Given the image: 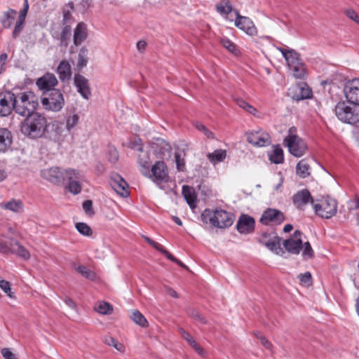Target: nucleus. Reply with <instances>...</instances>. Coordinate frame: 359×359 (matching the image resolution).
<instances>
[{
	"mask_svg": "<svg viewBox=\"0 0 359 359\" xmlns=\"http://www.w3.org/2000/svg\"><path fill=\"white\" fill-rule=\"evenodd\" d=\"M158 251H159L162 254H163L170 261H172L173 262L177 261V258H175L171 253H170L167 250H165L162 245L161 247V250H158Z\"/></svg>",
	"mask_w": 359,
	"mask_h": 359,
	"instance_id": "nucleus-62",
	"label": "nucleus"
},
{
	"mask_svg": "<svg viewBox=\"0 0 359 359\" xmlns=\"http://www.w3.org/2000/svg\"><path fill=\"white\" fill-rule=\"evenodd\" d=\"M13 93L8 92L7 93H0V116H7L13 110Z\"/></svg>",
	"mask_w": 359,
	"mask_h": 359,
	"instance_id": "nucleus-19",
	"label": "nucleus"
},
{
	"mask_svg": "<svg viewBox=\"0 0 359 359\" xmlns=\"http://www.w3.org/2000/svg\"><path fill=\"white\" fill-rule=\"evenodd\" d=\"M283 246L288 252L298 255L302 249V241L300 238L297 240L289 238L283 242Z\"/></svg>",
	"mask_w": 359,
	"mask_h": 359,
	"instance_id": "nucleus-26",
	"label": "nucleus"
},
{
	"mask_svg": "<svg viewBox=\"0 0 359 359\" xmlns=\"http://www.w3.org/2000/svg\"><path fill=\"white\" fill-rule=\"evenodd\" d=\"M137 163L141 173L144 176L150 175V158L147 152L141 151L137 157Z\"/></svg>",
	"mask_w": 359,
	"mask_h": 359,
	"instance_id": "nucleus-24",
	"label": "nucleus"
},
{
	"mask_svg": "<svg viewBox=\"0 0 359 359\" xmlns=\"http://www.w3.org/2000/svg\"><path fill=\"white\" fill-rule=\"evenodd\" d=\"M57 83V79L53 74L46 73L36 80V84L39 89L47 92L48 90H52Z\"/></svg>",
	"mask_w": 359,
	"mask_h": 359,
	"instance_id": "nucleus-20",
	"label": "nucleus"
},
{
	"mask_svg": "<svg viewBox=\"0 0 359 359\" xmlns=\"http://www.w3.org/2000/svg\"><path fill=\"white\" fill-rule=\"evenodd\" d=\"M194 126L196 129L202 131L208 138L214 139L213 133L209 130L203 124L199 122H196Z\"/></svg>",
	"mask_w": 359,
	"mask_h": 359,
	"instance_id": "nucleus-48",
	"label": "nucleus"
},
{
	"mask_svg": "<svg viewBox=\"0 0 359 359\" xmlns=\"http://www.w3.org/2000/svg\"><path fill=\"white\" fill-rule=\"evenodd\" d=\"M156 184L168 182L169 175L165 163L163 161H156L150 170V175L147 176Z\"/></svg>",
	"mask_w": 359,
	"mask_h": 359,
	"instance_id": "nucleus-9",
	"label": "nucleus"
},
{
	"mask_svg": "<svg viewBox=\"0 0 359 359\" xmlns=\"http://www.w3.org/2000/svg\"><path fill=\"white\" fill-rule=\"evenodd\" d=\"M185 154L182 155L180 153L175 154V163L177 165V169L180 172H183L185 170V161L184 156Z\"/></svg>",
	"mask_w": 359,
	"mask_h": 359,
	"instance_id": "nucleus-46",
	"label": "nucleus"
},
{
	"mask_svg": "<svg viewBox=\"0 0 359 359\" xmlns=\"http://www.w3.org/2000/svg\"><path fill=\"white\" fill-rule=\"evenodd\" d=\"M71 26L69 25H66L61 32L60 39V46L67 47L69 44V41L70 40L71 36Z\"/></svg>",
	"mask_w": 359,
	"mask_h": 359,
	"instance_id": "nucleus-36",
	"label": "nucleus"
},
{
	"mask_svg": "<svg viewBox=\"0 0 359 359\" xmlns=\"http://www.w3.org/2000/svg\"><path fill=\"white\" fill-rule=\"evenodd\" d=\"M41 176L44 180L54 184H60L65 181L64 171H62L57 167L42 170L41 171Z\"/></svg>",
	"mask_w": 359,
	"mask_h": 359,
	"instance_id": "nucleus-11",
	"label": "nucleus"
},
{
	"mask_svg": "<svg viewBox=\"0 0 359 359\" xmlns=\"http://www.w3.org/2000/svg\"><path fill=\"white\" fill-rule=\"evenodd\" d=\"M1 208L8 210L14 212H21L23 211V204L19 200L13 199L6 203H0Z\"/></svg>",
	"mask_w": 359,
	"mask_h": 359,
	"instance_id": "nucleus-29",
	"label": "nucleus"
},
{
	"mask_svg": "<svg viewBox=\"0 0 359 359\" xmlns=\"http://www.w3.org/2000/svg\"><path fill=\"white\" fill-rule=\"evenodd\" d=\"M236 14L235 25L246 34L254 36L257 34V29L253 22L248 17L240 15L237 10L234 11Z\"/></svg>",
	"mask_w": 359,
	"mask_h": 359,
	"instance_id": "nucleus-12",
	"label": "nucleus"
},
{
	"mask_svg": "<svg viewBox=\"0 0 359 359\" xmlns=\"http://www.w3.org/2000/svg\"><path fill=\"white\" fill-rule=\"evenodd\" d=\"M79 117L77 114H74L69 116L67 120L66 127L67 129L69 131L71 130L75 126L77 125L79 122Z\"/></svg>",
	"mask_w": 359,
	"mask_h": 359,
	"instance_id": "nucleus-49",
	"label": "nucleus"
},
{
	"mask_svg": "<svg viewBox=\"0 0 359 359\" xmlns=\"http://www.w3.org/2000/svg\"><path fill=\"white\" fill-rule=\"evenodd\" d=\"M313 208L317 215L322 218L329 219L337 213V203L334 199L327 198L322 201L321 203H314Z\"/></svg>",
	"mask_w": 359,
	"mask_h": 359,
	"instance_id": "nucleus-8",
	"label": "nucleus"
},
{
	"mask_svg": "<svg viewBox=\"0 0 359 359\" xmlns=\"http://www.w3.org/2000/svg\"><path fill=\"white\" fill-rule=\"evenodd\" d=\"M226 156V151L224 149H217L212 153H208L207 157L213 164L223 161Z\"/></svg>",
	"mask_w": 359,
	"mask_h": 359,
	"instance_id": "nucleus-32",
	"label": "nucleus"
},
{
	"mask_svg": "<svg viewBox=\"0 0 359 359\" xmlns=\"http://www.w3.org/2000/svg\"><path fill=\"white\" fill-rule=\"evenodd\" d=\"M280 238L276 233H264L260 239V243L278 255L283 252L280 248Z\"/></svg>",
	"mask_w": 359,
	"mask_h": 359,
	"instance_id": "nucleus-14",
	"label": "nucleus"
},
{
	"mask_svg": "<svg viewBox=\"0 0 359 359\" xmlns=\"http://www.w3.org/2000/svg\"><path fill=\"white\" fill-rule=\"evenodd\" d=\"M337 118L344 123L355 125L359 123V104L347 106L345 102H339L335 107Z\"/></svg>",
	"mask_w": 359,
	"mask_h": 359,
	"instance_id": "nucleus-4",
	"label": "nucleus"
},
{
	"mask_svg": "<svg viewBox=\"0 0 359 359\" xmlns=\"http://www.w3.org/2000/svg\"><path fill=\"white\" fill-rule=\"evenodd\" d=\"M182 194L190 208H194L196 203V195L194 189L189 186H183Z\"/></svg>",
	"mask_w": 359,
	"mask_h": 359,
	"instance_id": "nucleus-28",
	"label": "nucleus"
},
{
	"mask_svg": "<svg viewBox=\"0 0 359 359\" xmlns=\"http://www.w3.org/2000/svg\"><path fill=\"white\" fill-rule=\"evenodd\" d=\"M300 282L306 285H309L311 283V274L309 272L301 273L299 275Z\"/></svg>",
	"mask_w": 359,
	"mask_h": 359,
	"instance_id": "nucleus-54",
	"label": "nucleus"
},
{
	"mask_svg": "<svg viewBox=\"0 0 359 359\" xmlns=\"http://www.w3.org/2000/svg\"><path fill=\"white\" fill-rule=\"evenodd\" d=\"M130 147L133 149H137L140 152L143 151L142 145L141 144V140H135L130 143Z\"/></svg>",
	"mask_w": 359,
	"mask_h": 359,
	"instance_id": "nucleus-63",
	"label": "nucleus"
},
{
	"mask_svg": "<svg viewBox=\"0 0 359 359\" xmlns=\"http://www.w3.org/2000/svg\"><path fill=\"white\" fill-rule=\"evenodd\" d=\"M74 84L81 95L84 99L88 100L91 96L88 80L81 74H76L74 76Z\"/></svg>",
	"mask_w": 359,
	"mask_h": 359,
	"instance_id": "nucleus-21",
	"label": "nucleus"
},
{
	"mask_svg": "<svg viewBox=\"0 0 359 359\" xmlns=\"http://www.w3.org/2000/svg\"><path fill=\"white\" fill-rule=\"evenodd\" d=\"M234 215L222 209H205L201 214V219L205 223L218 229H225L231 226L234 221Z\"/></svg>",
	"mask_w": 359,
	"mask_h": 359,
	"instance_id": "nucleus-3",
	"label": "nucleus"
},
{
	"mask_svg": "<svg viewBox=\"0 0 359 359\" xmlns=\"http://www.w3.org/2000/svg\"><path fill=\"white\" fill-rule=\"evenodd\" d=\"M88 36L87 25L83 22H79L74 32L73 41L76 46L81 45Z\"/></svg>",
	"mask_w": 359,
	"mask_h": 359,
	"instance_id": "nucleus-22",
	"label": "nucleus"
},
{
	"mask_svg": "<svg viewBox=\"0 0 359 359\" xmlns=\"http://www.w3.org/2000/svg\"><path fill=\"white\" fill-rule=\"evenodd\" d=\"M285 60H286L289 67L294 65H297L299 62H302L299 53H298L294 49H290V51H289L287 55L285 56Z\"/></svg>",
	"mask_w": 359,
	"mask_h": 359,
	"instance_id": "nucleus-35",
	"label": "nucleus"
},
{
	"mask_svg": "<svg viewBox=\"0 0 359 359\" xmlns=\"http://www.w3.org/2000/svg\"><path fill=\"white\" fill-rule=\"evenodd\" d=\"M65 180L68 181V189L74 194H78L81 191V182L84 181L85 177L82 172L67 169L64 170Z\"/></svg>",
	"mask_w": 359,
	"mask_h": 359,
	"instance_id": "nucleus-7",
	"label": "nucleus"
},
{
	"mask_svg": "<svg viewBox=\"0 0 359 359\" xmlns=\"http://www.w3.org/2000/svg\"><path fill=\"white\" fill-rule=\"evenodd\" d=\"M48 127L46 117L38 114L33 113L27 116L22 123L20 130L23 135L32 139L41 137Z\"/></svg>",
	"mask_w": 359,
	"mask_h": 359,
	"instance_id": "nucleus-1",
	"label": "nucleus"
},
{
	"mask_svg": "<svg viewBox=\"0 0 359 359\" xmlns=\"http://www.w3.org/2000/svg\"><path fill=\"white\" fill-rule=\"evenodd\" d=\"M255 221L248 215L242 214L236 224V229L240 233L249 234L255 230Z\"/></svg>",
	"mask_w": 359,
	"mask_h": 359,
	"instance_id": "nucleus-15",
	"label": "nucleus"
},
{
	"mask_svg": "<svg viewBox=\"0 0 359 359\" xmlns=\"http://www.w3.org/2000/svg\"><path fill=\"white\" fill-rule=\"evenodd\" d=\"M103 342L107 345L115 348L117 351L121 353L125 352L124 345L116 341L114 337L111 336H105L103 338Z\"/></svg>",
	"mask_w": 359,
	"mask_h": 359,
	"instance_id": "nucleus-38",
	"label": "nucleus"
},
{
	"mask_svg": "<svg viewBox=\"0 0 359 359\" xmlns=\"http://www.w3.org/2000/svg\"><path fill=\"white\" fill-rule=\"evenodd\" d=\"M296 131L294 127L290 128L289 134L284 139V144L292 155L299 158L305 154L307 146L304 141L295 134Z\"/></svg>",
	"mask_w": 359,
	"mask_h": 359,
	"instance_id": "nucleus-6",
	"label": "nucleus"
},
{
	"mask_svg": "<svg viewBox=\"0 0 359 359\" xmlns=\"http://www.w3.org/2000/svg\"><path fill=\"white\" fill-rule=\"evenodd\" d=\"M292 92L294 93L292 97L297 101L310 98L312 95L311 90L306 85H297L293 88Z\"/></svg>",
	"mask_w": 359,
	"mask_h": 359,
	"instance_id": "nucleus-23",
	"label": "nucleus"
},
{
	"mask_svg": "<svg viewBox=\"0 0 359 359\" xmlns=\"http://www.w3.org/2000/svg\"><path fill=\"white\" fill-rule=\"evenodd\" d=\"M302 256L305 259H311L313 257V250L309 242L304 243V248L302 252Z\"/></svg>",
	"mask_w": 359,
	"mask_h": 359,
	"instance_id": "nucleus-51",
	"label": "nucleus"
},
{
	"mask_svg": "<svg viewBox=\"0 0 359 359\" xmlns=\"http://www.w3.org/2000/svg\"><path fill=\"white\" fill-rule=\"evenodd\" d=\"M110 185L121 196H128V184L121 175L118 174L113 175L110 178Z\"/></svg>",
	"mask_w": 359,
	"mask_h": 359,
	"instance_id": "nucleus-17",
	"label": "nucleus"
},
{
	"mask_svg": "<svg viewBox=\"0 0 359 359\" xmlns=\"http://www.w3.org/2000/svg\"><path fill=\"white\" fill-rule=\"evenodd\" d=\"M13 142L11 133L6 128H0V152L6 151Z\"/></svg>",
	"mask_w": 359,
	"mask_h": 359,
	"instance_id": "nucleus-25",
	"label": "nucleus"
},
{
	"mask_svg": "<svg viewBox=\"0 0 359 359\" xmlns=\"http://www.w3.org/2000/svg\"><path fill=\"white\" fill-rule=\"evenodd\" d=\"M109 161L111 163H115L118 159V153L116 149H110L108 154Z\"/></svg>",
	"mask_w": 359,
	"mask_h": 359,
	"instance_id": "nucleus-59",
	"label": "nucleus"
},
{
	"mask_svg": "<svg viewBox=\"0 0 359 359\" xmlns=\"http://www.w3.org/2000/svg\"><path fill=\"white\" fill-rule=\"evenodd\" d=\"M0 288L10 297H13L11 284L8 281L1 280L0 281Z\"/></svg>",
	"mask_w": 359,
	"mask_h": 359,
	"instance_id": "nucleus-52",
	"label": "nucleus"
},
{
	"mask_svg": "<svg viewBox=\"0 0 359 359\" xmlns=\"http://www.w3.org/2000/svg\"><path fill=\"white\" fill-rule=\"evenodd\" d=\"M13 111L22 116L33 114L39 105L38 97L32 91L13 93Z\"/></svg>",
	"mask_w": 359,
	"mask_h": 359,
	"instance_id": "nucleus-2",
	"label": "nucleus"
},
{
	"mask_svg": "<svg viewBox=\"0 0 359 359\" xmlns=\"http://www.w3.org/2000/svg\"><path fill=\"white\" fill-rule=\"evenodd\" d=\"M57 72L60 80H69L72 75L71 65L67 60H62L57 67Z\"/></svg>",
	"mask_w": 359,
	"mask_h": 359,
	"instance_id": "nucleus-27",
	"label": "nucleus"
},
{
	"mask_svg": "<svg viewBox=\"0 0 359 359\" xmlns=\"http://www.w3.org/2000/svg\"><path fill=\"white\" fill-rule=\"evenodd\" d=\"M77 231L85 236H90L93 234L91 228L86 223L79 222L76 224Z\"/></svg>",
	"mask_w": 359,
	"mask_h": 359,
	"instance_id": "nucleus-44",
	"label": "nucleus"
},
{
	"mask_svg": "<svg viewBox=\"0 0 359 359\" xmlns=\"http://www.w3.org/2000/svg\"><path fill=\"white\" fill-rule=\"evenodd\" d=\"M131 319L137 325L146 327L149 325V323L145 317L137 310H134L131 314Z\"/></svg>",
	"mask_w": 359,
	"mask_h": 359,
	"instance_id": "nucleus-37",
	"label": "nucleus"
},
{
	"mask_svg": "<svg viewBox=\"0 0 359 359\" xmlns=\"http://www.w3.org/2000/svg\"><path fill=\"white\" fill-rule=\"evenodd\" d=\"M95 310L100 314L108 315L112 313L113 307L106 302H101L95 306Z\"/></svg>",
	"mask_w": 359,
	"mask_h": 359,
	"instance_id": "nucleus-39",
	"label": "nucleus"
},
{
	"mask_svg": "<svg viewBox=\"0 0 359 359\" xmlns=\"http://www.w3.org/2000/svg\"><path fill=\"white\" fill-rule=\"evenodd\" d=\"M72 267L86 278L91 280H95L97 278V274L94 271L88 269L85 266H77L75 262H72Z\"/></svg>",
	"mask_w": 359,
	"mask_h": 359,
	"instance_id": "nucleus-30",
	"label": "nucleus"
},
{
	"mask_svg": "<svg viewBox=\"0 0 359 359\" xmlns=\"http://www.w3.org/2000/svg\"><path fill=\"white\" fill-rule=\"evenodd\" d=\"M220 42L222 46L227 49L229 52L234 54L237 53L238 50L236 45L229 39L225 37L222 38Z\"/></svg>",
	"mask_w": 359,
	"mask_h": 359,
	"instance_id": "nucleus-45",
	"label": "nucleus"
},
{
	"mask_svg": "<svg viewBox=\"0 0 359 359\" xmlns=\"http://www.w3.org/2000/svg\"><path fill=\"white\" fill-rule=\"evenodd\" d=\"M143 238L146 242H147L149 245L154 247L156 250H161V245L159 244L158 243L155 242L154 241L151 240L149 237L147 236H143Z\"/></svg>",
	"mask_w": 359,
	"mask_h": 359,
	"instance_id": "nucleus-61",
	"label": "nucleus"
},
{
	"mask_svg": "<svg viewBox=\"0 0 359 359\" xmlns=\"http://www.w3.org/2000/svg\"><path fill=\"white\" fill-rule=\"evenodd\" d=\"M346 15L353 20L355 22L359 25V15L356 13V12L353 9H347L345 11Z\"/></svg>",
	"mask_w": 359,
	"mask_h": 359,
	"instance_id": "nucleus-55",
	"label": "nucleus"
},
{
	"mask_svg": "<svg viewBox=\"0 0 359 359\" xmlns=\"http://www.w3.org/2000/svg\"><path fill=\"white\" fill-rule=\"evenodd\" d=\"M16 14L17 12L13 9H9L8 11L4 12L0 20L2 26L6 29L10 28Z\"/></svg>",
	"mask_w": 359,
	"mask_h": 359,
	"instance_id": "nucleus-31",
	"label": "nucleus"
},
{
	"mask_svg": "<svg viewBox=\"0 0 359 359\" xmlns=\"http://www.w3.org/2000/svg\"><path fill=\"white\" fill-rule=\"evenodd\" d=\"M248 142L255 146L264 147L271 143V138L267 133L257 130L248 134Z\"/></svg>",
	"mask_w": 359,
	"mask_h": 359,
	"instance_id": "nucleus-18",
	"label": "nucleus"
},
{
	"mask_svg": "<svg viewBox=\"0 0 359 359\" xmlns=\"http://www.w3.org/2000/svg\"><path fill=\"white\" fill-rule=\"evenodd\" d=\"M1 354L5 359H18L9 348H4L1 349Z\"/></svg>",
	"mask_w": 359,
	"mask_h": 359,
	"instance_id": "nucleus-60",
	"label": "nucleus"
},
{
	"mask_svg": "<svg viewBox=\"0 0 359 359\" xmlns=\"http://www.w3.org/2000/svg\"><path fill=\"white\" fill-rule=\"evenodd\" d=\"M269 160L276 164H279L283 162L284 155L282 148L279 145L274 147L272 152L269 155Z\"/></svg>",
	"mask_w": 359,
	"mask_h": 359,
	"instance_id": "nucleus-33",
	"label": "nucleus"
},
{
	"mask_svg": "<svg viewBox=\"0 0 359 359\" xmlns=\"http://www.w3.org/2000/svg\"><path fill=\"white\" fill-rule=\"evenodd\" d=\"M41 104L46 110L59 111L65 105V100L62 93L55 88L52 90L43 92L41 97Z\"/></svg>",
	"mask_w": 359,
	"mask_h": 359,
	"instance_id": "nucleus-5",
	"label": "nucleus"
},
{
	"mask_svg": "<svg viewBox=\"0 0 359 359\" xmlns=\"http://www.w3.org/2000/svg\"><path fill=\"white\" fill-rule=\"evenodd\" d=\"M187 313L189 316L201 324H206L207 320L194 308H187Z\"/></svg>",
	"mask_w": 359,
	"mask_h": 359,
	"instance_id": "nucleus-43",
	"label": "nucleus"
},
{
	"mask_svg": "<svg viewBox=\"0 0 359 359\" xmlns=\"http://www.w3.org/2000/svg\"><path fill=\"white\" fill-rule=\"evenodd\" d=\"M15 245L18 247V248H17L16 251L14 252V254H17L18 255H19L20 257L24 258L25 259H29L30 254H29V252H28V250L25 248H24L20 244L19 245H18L15 243Z\"/></svg>",
	"mask_w": 359,
	"mask_h": 359,
	"instance_id": "nucleus-47",
	"label": "nucleus"
},
{
	"mask_svg": "<svg viewBox=\"0 0 359 359\" xmlns=\"http://www.w3.org/2000/svg\"><path fill=\"white\" fill-rule=\"evenodd\" d=\"M83 208L86 214L91 216L95 214L93 209V202L90 200H86L83 203Z\"/></svg>",
	"mask_w": 359,
	"mask_h": 359,
	"instance_id": "nucleus-53",
	"label": "nucleus"
},
{
	"mask_svg": "<svg viewBox=\"0 0 359 359\" xmlns=\"http://www.w3.org/2000/svg\"><path fill=\"white\" fill-rule=\"evenodd\" d=\"M74 8V4L72 2L68 3L63 8L62 13H63V24L64 25H68L70 23V22L72 20V15L71 13V11Z\"/></svg>",
	"mask_w": 359,
	"mask_h": 359,
	"instance_id": "nucleus-42",
	"label": "nucleus"
},
{
	"mask_svg": "<svg viewBox=\"0 0 359 359\" xmlns=\"http://www.w3.org/2000/svg\"><path fill=\"white\" fill-rule=\"evenodd\" d=\"M344 93L349 103L359 104V79L348 81L344 85Z\"/></svg>",
	"mask_w": 359,
	"mask_h": 359,
	"instance_id": "nucleus-10",
	"label": "nucleus"
},
{
	"mask_svg": "<svg viewBox=\"0 0 359 359\" xmlns=\"http://www.w3.org/2000/svg\"><path fill=\"white\" fill-rule=\"evenodd\" d=\"M292 202L294 205L301 210H304L309 203H311L313 206L315 203L309 191L306 189L297 191L292 197Z\"/></svg>",
	"mask_w": 359,
	"mask_h": 359,
	"instance_id": "nucleus-13",
	"label": "nucleus"
},
{
	"mask_svg": "<svg viewBox=\"0 0 359 359\" xmlns=\"http://www.w3.org/2000/svg\"><path fill=\"white\" fill-rule=\"evenodd\" d=\"M293 72V76L297 79H304L306 76V67L303 62H299L297 65L290 67Z\"/></svg>",
	"mask_w": 359,
	"mask_h": 359,
	"instance_id": "nucleus-40",
	"label": "nucleus"
},
{
	"mask_svg": "<svg viewBox=\"0 0 359 359\" xmlns=\"http://www.w3.org/2000/svg\"><path fill=\"white\" fill-rule=\"evenodd\" d=\"M178 331H179L180 334H181V336L189 343V345L191 343H193V341L194 340V339L191 337V335L189 332H187L183 328H181V327H180L178 329Z\"/></svg>",
	"mask_w": 359,
	"mask_h": 359,
	"instance_id": "nucleus-56",
	"label": "nucleus"
},
{
	"mask_svg": "<svg viewBox=\"0 0 359 359\" xmlns=\"http://www.w3.org/2000/svg\"><path fill=\"white\" fill-rule=\"evenodd\" d=\"M232 6L229 2L225 3V4L222 3L217 6V11L222 14H229L232 11Z\"/></svg>",
	"mask_w": 359,
	"mask_h": 359,
	"instance_id": "nucleus-50",
	"label": "nucleus"
},
{
	"mask_svg": "<svg viewBox=\"0 0 359 359\" xmlns=\"http://www.w3.org/2000/svg\"><path fill=\"white\" fill-rule=\"evenodd\" d=\"M256 337L259 339L261 344L267 349H270L271 344L269 341L265 337L261 335L259 332L255 333Z\"/></svg>",
	"mask_w": 359,
	"mask_h": 359,
	"instance_id": "nucleus-58",
	"label": "nucleus"
},
{
	"mask_svg": "<svg viewBox=\"0 0 359 359\" xmlns=\"http://www.w3.org/2000/svg\"><path fill=\"white\" fill-rule=\"evenodd\" d=\"M24 24H25L24 22L17 20L16 24L15 25V28L13 32V36L14 38L17 37L18 36V34L21 32V31L23 28Z\"/></svg>",
	"mask_w": 359,
	"mask_h": 359,
	"instance_id": "nucleus-57",
	"label": "nucleus"
},
{
	"mask_svg": "<svg viewBox=\"0 0 359 359\" xmlns=\"http://www.w3.org/2000/svg\"><path fill=\"white\" fill-rule=\"evenodd\" d=\"M15 243L18 245H20L18 241H17L16 240H14V239L12 238V239L10 240L8 244H7L8 245V248H9L11 253H14L16 251L17 248H18V247L15 245Z\"/></svg>",
	"mask_w": 359,
	"mask_h": 359,
	"instance_id": "nucleus-64",
	"label": "nucleus"
},
{
	"mask_svg": "<svg viewBox=\"0 0 359 359\" xmlns=\"http://www.w3.org/2000/svg\"><path fill=\"white\" fill-rule=\"evenodd\" d=\"M310 166L306 159L301 160L296 166V172L302 178H305L310 175Z\"/></svg>",
	"mask_w": 359,
	"mask_h": 359,
	"instance_id": "nucleus-34",
	"label": "nucleus"
},
{
	"mask_svg": "<svg viewBox=\"0 0 359 359\" xmlns=\"http://www.w3.org/2000/svg\"><path fill=\"white\" fill-rule=\"evenodd\" d=\"M88 50L86 46H83L79 53L78 63L77 66L80 68H83L87 65Z\"/></svg>",
	"mask_w": 359,
	"mask_h": 359,
	"instance_id": "nucleus-41",
	"label": "nucleus"
},
{
	"mask_svg": "<svg viewBox=\"0 0 359 359\" xmlns=\"http://www.w3.org/2000/svg\"><path fill=\"white\" fill-rule=\"evenodd\" d=\"M285 220L284 215L280 210L276 209L269 208L266 210L261 218L260 222L263 224L267 225L269 222H273L276 224H281Z\"/></svg>",
	"mask_w": 359,
	"mask_h": 359,
	"instance_id": "nucleus-16",
	"label": "nucleus"
}]
</instances>
